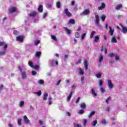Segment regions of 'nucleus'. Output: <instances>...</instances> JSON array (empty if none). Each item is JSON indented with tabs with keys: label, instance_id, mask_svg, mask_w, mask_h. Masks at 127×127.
Instances as JSON below:
<instances>
[{
	"label": "nucleus",
	"instance_id": "nucleus-53",
	"mask_svg": "<svg viewBox=\"0 0 127 127\" xmlns=\"http://www.w3.org/2000/svg\"><path fill=\"white\" fill-rule=\"evenodd\" d=\"M111 99H112V97H111V96H109L106 100V104H109V101H110V100H111Z\"/></svg>",
	"mask_w": 127,
	"mask_h": 127
},
{
	"label": "nucleus",
	"instance_id": "nucleus-56",
	"mask_svg": "<svg viewBox=\"0 0 127 127\" xmlns=\"http://www.w3.org/2000/svg\"><path fill=\"white\" fill-rule=\"evenodd\" d=\"M31 74L33 76H35V75L37 74V72H36V71H35V70H33L31 71Z\"/></svg>",
	"mask_w": 127,
	"mask_h": 127
},
{
	"label": "nucleus",
	"instance_id": "nucleus-43",
	"mask_svg": "<svg viewBox=\"0 0 127 127\" xmlns=\"http://www.w3.org/2000/svg\"><path fill=\"white\" fill-rule=\"evenodd\" d=\"M115 57L116 61H120V56L116 55Z\"/></svg>",
	"mask_w": 127,
	"mask_h": 127
},
{
	"label": "nucleus",
	"instance_id": "nucleus-8",
	"mask_svg": "<svg viewBox=\"0 0 127 127\" xmlns=\"http://www.w3.org/2000/svg\"><path fill=\"white\" fill-rule=\"evenodd\" d=\"M106 8V4L105 3H102L101 5L98 7L99 10H103V9Z\"/></svg>",
	"mask_w": 127,
	"mask_h": 127
},
{
	"label": "nucleus",
	"instance_id": "nucleus-45",
	"mask_svg": "<svg viewBox=\"0 0 127 127\" xmlns=\"http://www.w3.org/2000/svg\"><path fill=\"white\" fill-rule=\"evenodd\" d=\"M51 38L54 40V41H57V38H56V36L53 35L51 36Z\"/></svg>",
	"mask_w": 127,
	"mask_h": 127
},
{
	"label": "nucleus",
	"instance_id": "nucleus-16",
	"mask_svg": "<svg viewBox=\"0 0 127 127\" xmlns=\"http://www.w3.org/2000/svg\"><path fill=\"white\" fill-rule=\"evenodd\" d=\"M80 108L82 109V110H85L86 109V104L85 103H81L80 104Z\"/></svg>",
	"mask_w": 127,
	"mask_h": 127
},
{
	"label": "nucleus",
	"instance_id": "nucleus-13",
	"mask_svg": "<svg viewBox=\"0 0 127 127\" xmlns=\"http://www.w3.org/2000/svg\"><path fill=\"white\" fill-rule=\"evenodd\" d=\"M122 7H123V4H118L116 6L115 9L116 10H119L121 9V8H122Z\"/></svg>",
	"mask_w": 127,
	"mask_h": 127
},
{
	"label": "nucleus",
	"instance_id": "nucleus-44",
	"mask_svg": "<svg viewBox=\"0 0 127 127\" xmlns=\"http://www.w3.org/2000/svg\"><path fill=\"white\" fill-rule=\"evenodd\" d=\"M84 113H85V111H84L83 109H81L78 111V114H79V115H83Z\"/></svg>",
	"mask_w": 127,
	"mask_h": 127
},
{
	"label": "nucleus",
	"instance_id": "nucleus-42",
	"mask_svg": "<svg viewBox=\"0 0 127 127\" xmlns=\"http://www.w3.org/2000/svg\"><path fill=\"white\" fill-rule=\"evenodd\" d=\"M96 31H92L90 34V38H92V37H94V35H95V34H96Z\"/></svg>",
	"mask_w": 127,
	"mask_h": 127
},
{
	"label": "nucleus",
	"instance_id": "nucleus-10",
	"mask_svg": "<svg viewBox=\"0 0 127 127\" xmlns=\"http://www.w3.org/2000/svg\"><path fill=\"white\" fill-rule=\"evenodd\" d=\"M90 13V10L89 9H86L84 10L81 13V14H83V15H87Z\"/></svg>",
	"mask_w": 127,
	"mask_h": 127
},
{
	"label": "nucleus",
	"instance_id": "nucleus-26",
	"mask_svg": "<svg viewBox=\"0 0 127 127\" xmlns=\"http://www.w3.org/2000/svg\"><path fill=\"white\" fill-rule=\"evenodd\" d=\"M68 23L70 24H75V20L73 19H70L68 21Z\"/></svg>",
	"mask_w": 127,
	"mask_h": 127
},
{
	"label": "nucleus",
	"instance_id": "nucleus-14",
	"mask_svg": "<svg viewBox=\"0 0 127 127\" xmlns=\"http://www.w3.org/2000/svg\"><path fill=\"white\" fill-rule=\"evenodd\" d=\"M72 96H73V92H71L66 98V100L67 102H70V100H71V98H72Z\"/></svg>",
	"mask_w": 127,
	"mask_h": 127
},
{
	"label": "nucleus",
	"instance_id": "nucleus-22",
	"mask_svg": "<svg viewBox=\"0 0 127 127\" xmlns=\"http://www.w3.org/2000/svg\"><path fill=\"white\" fill-rule=\"evenodd\" d=\"M48 97V93H45L44 94L43 101H46L47 100V97Z\"/></svg>",
	"mask_w": 127,
	"mask_h": 127
},
{
	"label": "nucleus",
	"instance_id": "nucleus-6",
	"mask_svg": "<svg viewBox=\"0 0 127 127\" xmlns=\"http://www.w3.org/2000/svg\"><path fill=\"white\" fill-rule=\"evenodd\" d=\"M64 12L67 16H68V17L70 16H72V13H71V12H69V11L68 10V8L64 9Z\"/></svg>",
	"mask_w": 127,
	"mask_h": 127
},
{
	"label": "nucleus",
	"instance_id": "nucleus-49",
	"mask_svg": "<svg viewBox=\"0 0 127 127\" xmlns=\"http://www.w3.org/2000/svg\"><path fill=\"white\" fill-rule=\"evenodd\" d=\"M17 123L19 125V126H21V125H22V120L18 119L17 121Z\"/></svg>",
	"mask_w": 127,
	"mask_h": 127
},
{
	"label": "nucleus",
	"instance_id": "nucleus-59",
	"mask_svg": "<svg viewBox=\"0 0 127 127\" xmlns=\"http://www.w3.org/2000/svg\"><path fill=\"white\" fill-rule=\"evenodd\" d=\"M18 33H19V32L18 31L15 30H14L13 31V34H15V35H17L18 34Z\"/></svg>",
	"mask_w": 127,
	"mask_h": 127
},
{
	"label": "nucleus",
	"instance_id": "nucleus-61",
	"mask_svg": "<svg viewBox=\"0 0 127 127\" xmlns=\"http://www.w3.org/2000/svg\"><path fill=\"white\" fill-rule=\"evenodd\" d=\"M80 99H81L80 97H78V98H77V99L76 101H75L76 104H78V102L80 101Z\"/></svg>",
	"mask_w": 127,
	"mask_h": 127
},
{
	"label": "nucleus",
	"instance_id": "nucleus-19",
	"mask_svg": "<svg viewBox=\"0 0 127 127\" xmlns=\"http://www.w3.org/2000/svg\"><path fill=\"white\" fill-rule=\"evenodd\" d=\"M38 10L39 12H42V11H43V6L42 5H39Z\"/></svg>",
	"mask_w": 127,
	"mask_h": 127
},
{
	"label": "nucleus",
	"instance_id": "nucleus-60",
	"mask_svg": "<svg viewBox=\"0 0 127 127\" xmlns=\"http://www.w3.org/2000/svg\"><path fill=\"white\" fill-rule=\"evenodd\" d=\"M109 63H110V65H113V64H114V63H115V61H114L113 60H110L109 62Z\"/></svg>",
	"mask_w": 127,
	"mask_h": 127
},
{
	"label": "nucleus",
	"instance_id": "nucleus-50",
	"mask_svg": "<svg viewBox=\"0 0 127 127\" xmlns=\"http://www.w3.org/2000/svg\"><path fill=\"white\" fill-rule=\"evenodd\" d=\"M75 37H76V38H79V37H80V33L76 32L75 34Z\"/></svg>",
	"mask_w": 127,
	"mask_h": 127
},
{
	"label": "nucleus",
	"instance_id": "nucleus-17",
	"mask_svg": "<svg viewBox=\"0 0 127 127\" xmlns=\"http://www.w3.org/2000/svg\"><path fill=\"white\" fill-rule=\"evenodd\" d=\"M48 105H50L52 104V97L49 96L48 99Z\"/></svg>",
	"mask_w": 127,
	"mask_h": 127
},
{
	"label": "nucleus",
	"instance_id": "nucleus-9",
	"mask_svg": "<svg viewBox=\"0 0 127 127\" xmlns=\"http://www.w3.org/2000/svg\"><path fill=\"white\" fill-rule=\"evenodd\" d=\"M37 14H38V13H37V12L33 11L31 12L29 14V16H36V15H37Z\"/></svg>",
	"mask_w": 127,
	"mask_h": 127
},
{
	"label": "nucleus",
	"instance_id": "nucleus-57",
	"mask_svg": "<svg viewBox=\"0 0 127 127\" xmlns=\"http://www.w3.org/2000/svg\"><path fill=\"white\" fill-rule=\"evenodd\" d=\"M34 69H35L36 70H37L38 69H39V65H36L33 67Z\"/></svg>",
	"mask_w": 127,
	"mask_h": 127
},
{
	"label": "nucleus",
	"instance_id": "nucleus-47",
	"mask_svg": "<svg viewBox=\"0 0 127 127\" xmlns=\"http://www.w3.org/2000/svg\"><path fill=\"white\" fill-rule=\"evenodd\" d=\"M86 33H84L81 35V40H83V39L86 37Z\"/></svg>",
	"mask_w": 127,
	"mask_h": 127
},
{
	"label": "nucleus",
	"instance_id": "nucleus-23",
	"mask_svg": "<svg viewBox=\"0 0 127 127\" xmlns=\"http://www.w3.org/2000/svg\"><path fill=\"white\" fill-rule=\"evenodd\" d=\"M111 42H112V43H117V42H118V41L117 40V39H116V37H112L111 39Z\"/></svg>",
	"mask_w": 127,
	"mask_h": 127
},
{
	"label": "nucleus",
	"instance_id": "nucleus-18",
	"mask_svg": "<svg viewBox=\"0 0 127 127\" xmlns=\"http://www.w3.org/2000/svg\"><path fill=\"white\" fill-rule=\"evenodd\" d=\"M100 40V37L99 36H95L94 37V41L97 43Z\"/></svg>",
	"mask_w": 127,
	"mask_h": 127
},
{
	"label": "nucleus",
	"instance_id": "nucleus-28",
	"mask_svg": "<svg viewBox=\"0 0 127 127\" xmlns=\"http://www.w3.org/2000/svg\"><path fill=\"white\" fill-rule=\"evenodd\" d=\"M23 106H24V101H21L19 103V107H20V108H22V107H23Z\"/></svg>",
	"mask_w": 127,
	"mask_h": 127
},
{
	"label": "nucleus",
	"instance_id": "nucleus-20",
	"mask_svg": "<svg viewBox=\"0 0 127 127\" xmlns=\"http://www.w3.org/2000/svg\"><path fill=\"white\" fill-rule=\"evenodd\" d=\"M84 69L85 70H88V61L87 60L84 61Z\"/></svg>",
	"mask_w": 127,
	"mask_h": 127
},
{
	"label": "nucleus",
	"instance_id": "nucleus-39",
	"mask_svg": "<svg viewBox=\"0 0 127 127\" xmlns=\"http://www.w3.org/2000/svg\"><path fill=\"white\" fill-rule=\"evenodd\" d=\"M33 94H35V95H37L38 96H39V97H40V96H41V94H42V93L41 92V91H39L38 92H34Z\"/></svg>",
	"mask_w": 127,
	"mask_h": 127
},
{
	"label": "nucleus",
	"instance_id": "nucleus-31",
	"mask_svg": "<svg viewBox=\"0 0 127 127\" xmlns=\"http://www.w3.org/2000/svg\"><path fill=\"white\" fill-rule=\"evenodd\" d=\"M99 62L100 63H101V62H103V60H104V57H103V55H100L99 56Z\"/></svg>",
	"mask_w": 127,
	"mask_h": 127
},
{
	"label": "nucleus",
	"instance_id": "nucleus-7",
	"mask_svg": "<svg viewBox=\"0 0 127 127\" xmlns=\"http://www.w3.org/2000/svg\"><path fill=\"white\" fill-rule=\"evenodd\" d=\"M15 11H17V9L15 7H12L9 9V13H13V12H15Z\"/></svg>",
	"mask_w": 127,
	"mask_h": 127
},
{
	"label": "nucleus",
	"instance_id": "nucleus-62",
	"mask_svg": "<svg viewBox=\"0 0 127 127\" xmlns=\"http://www.w3.org/2000/svg\"><path fill=\"white\" fill-rule=\"evenodd\" d=\"M60 83H61V79L58 81V82H57V86H59V84H60Z\"/></svg>",
	"mask_w": 127,
	"mask_h": 127
},
{
	"label": "nucleus",
	"instance_id": "nucleus-41",
	"mask_svg": "<svg viewBox=\"0 0 127 127\" xmlns=\"http://www.w3.org/2000/svg\"><path fill=\"white\" fill-rule=\"evenodd\" d=\"M38 84H40V85H44V81H43L42 79H40L38 81Z\"/></svg>",
	"mask_w": 127,
	"mask_h": 127
},
{
	"label": "nucleus",
	"instance_id": "nucleus-40",
	"mask_svg": "<svg viewBox=\"0 0 127 127\" xmlns=\"http://www.w3.org/2000/svg\"><path fill=\"white\" fill-rule=\"evenodd\" d=\"M108 56L109 57H110L111 58H113V57H115L116 56V54H114V53H110L109 55H108Z\"/></svg>",
	"mask_w": 127,
	"mask_h": 127
},
{
	"label": "nucleus",
	"instance_id": "nucleus-3",
	"mask_svg": "<svg viewBox=\"0 0 127 127\" xmlns=\"http://www.w3.org/2000/svg\"><path fill=\"white\" fill-rule=\"evenodd\" d=\"M23 120L26 125H29V124H30V120L28 119V118H27V116H26V115H24L23 117Z\"/></svg>",
	"mask_w": 127,
	"mask_h": 127
},
{
	"label": "nucleus",
	"instance_id": "nucleus-27",
	"mask_svg": "<svg viewBox=\"0 0 127 127\" xmlns=\"http://www.w3.org/2000/svg\"><path fill=\"white\" fill-rule=\"evenodd\" d=\"M87 123H88V121L86 119H83L82 120V124L84 126V127H86L87 126Z\"/></svg>",
	"mask_w": 127,
	"mask_h": 127
},
{
	"label": "nucleus",
	"instance_id": "nucleus-46",
	"mask_svg": "<svg viewBox=\"0 0 127 127\" xmlns=\"http://www.w3.org/2000/svg\"><path fill=\"white\" fill-rule=\"evenodd\" d=\"M28 64L30 67H31V68H33V63L32 62H29Z\"/></svg>",
	"mask_w": 127,
	"mask_h": 127
},
{
	"label": "nucleus",
	"instance_id": "nucleus-54",
	"mask_svg": "<svg viewBox=\"0 0 127 127\" xmlns=\"http://www.w3.org/2000/svg\"><path fill=\"white\" fill-rule=\"evenodd\" d=\"M34 43H35V45H36V46H37V45H38V44H39V43H40V41H39V40L35 41Z\"/></svg>",
	"mask_w": 127,
	"mask_h": 127
},
{
	"label": "nucleus",
	"instance_id": "nucleus-29",
	"mask_svg": "<svg viewBox=\"0 0 127 127\" xmlns=\"http://www.w3.org/2000/svg\"><path fill=\"white\" fill-rule=\"evenodd\" d=\"M64 30H65V31H66V32H67V33H68V34H71V30H69L66 27H64Z\"/></svg>",
	"mask_w": 127,
	"mask_h": 127
},
{
	"label": "nucleus",
	"instance_id": "nucleus-33",
	"mask_svg": "<svg viewBox=\"0 0 127 127\" xmlns=\"http://www.w3.org/2000/svg\"><path fill=\"white\" fill-rule=\"evenodd\" d=\"M101 124H102V125H104V126H106V125L108 124V122L106 121V120L103 119L101 122Z\"/></svg>",
	"mask_w": 127,
	"mask_h": 127
},
{
	"label": "nucleus",
	"instance_id": "nucleus-35",
	"mask_svg": "<svg viewBox=\"0 0 127 127\" xmlns=\"http://www.w3.org/2000/svg\"><path fill=\"white\" fill-rule=\"evenodd\" d=\"M95 76L96 77L98 78V79H100L102 77V73L101 72H99L95 74Z\"/></svg>",
	"mask_w": 127,
	"mask_h": 127
},
{
	"label": "nucleus",
	"instance_id": "nucleus-25",
	"mask_svg": "<svg viewBox=\"0 0 127 127\" xmlns=\"http://www.w3.org/2000/svg\"><path fill=\"white\" fill-rule=\"evenodd\" d=\"M6 53V50H3V51H0V56H4Z\"/></svg>",
	"mask_w": 127,
	"mask_h": 127
},
{
	"label": "nucleus",
	"instance_id": "nucleus-12",
	"mask_svg": "<svg viewBox=\"0 0 127 127\" xmlns=\"http://www.w3.org/2000/svg\"><path fill=\"white\" fill-rule=\"evenodd\" d=\"M91 94L93 95V96H94V98H96V97L98 96V94L96 92L95 89H91Z\"/></svg>",
	"mask_w": 127,
	"mask_h": 127
},
{
	"label": "nucleus",
	"instance_id": "nucleus-37",
	"mask_svg": "<svg viewBox=\"0 0 127 127\" xmlns=\"http://www.w3.org/2000/svg\"><path fill=\"white\" fill-rule=\"evenodd\" d=\"M100 91L102 93V94H104V93H105L106 89H104V88L102 87H100Z\"/></svg>",
	"mask_w": 127,
	"mask_h": 127
},
{
	"label": "nucleus",
	"instance_id": "nucleus-38",
	"mask_svg": "<svg viewBox=\"0 0 127 127\" xmlns=\"http://www.w3.org/2000/svg\"><path fill=\"white\" fill-rule=\"evenodd\" d=\"M97 124H98V121L97 120H95L92 123V126H93V127H96Z\"/></svg>",
	"mask_w": 127,
	"mask_h": 127
},
{
	"label": "nucleus",
	"instance_id": "nucleus-15",
	"mask_svg": "<svg viewBox=\"0 0 127 127\" xmlns=\"http://www.w3.org/2000/svg\"><path fill=\"white\" fill-rule=\"evenodd\" d=\"M41 56V52H36L35 55V57L36 58H40Z\"/></svg>",
	"mask_w": 127,
	"mask_h": 127
},
{
	"label": "nucleus",
	"instance_id": "nucleus-52",
	"mask_svg": "<svg viewBox=\"0 0 127 127\" xmlns=\"http://www.w3.org/2000/svg\"><path fill=\"white\" fill-rule=\"evenodd\" d=\"M55 64V60H53V61L51 63V66L53 67V66H54Z\"/></svg>",
	"mask_w": 127,
	"mask_h": 127
},
{
	"label": "nucleus",
	"instance_id": "nucleus-21",
	"mask_svg": "<svg viewBox=\"0 0 127 127\" xmlns=\"http://www.w3.org/2000/svg\"><path fill=\"white\" fill-rule=\"evenodd\" d=\"M98 85H99L100 88L103 87V79H100L98 81Z\"/></svg>",
	"mask_w": 127,
	"mask_h": 127
},
{
	"label": "nucleus",
	"instance_id": "nucleus-1",
	"mask_svg": "<svg viewBox=\"0 0 127 127\" xmlns=\"http://www.w3.org/2000/svg\"><path fill=\"white\" fill-rule=\"evenodd\" d=\"M19 70L21 73V76L22 77V79L23 80H24L25 79H26V77H27V73H26V72L25 71H22V68H21V66H19Z\"/></svg>",
	"mask_w": 127,
	"mask_h": 127
},
{
	"label": "nucleus",
	"instance_id": "nucleus-58",
	"mask_svg": "<svg viewBox=\"0 0 127 127\" xmlns=\"http://www.w3.org/2000/svg\"><path fill=\"white\" fill-rule=\"evenodd\" d=\"M2 90H3V85L1 84L0 85V93H1V91H2Z\"/></svg>",
	"mask_w": 127,
	"mask_h": 127
},
{
	"label": "nucleus",
	"instance_id": "nucleus-2",
	"mask_svg": "<svg viewBox=\"0 0 127 127\" xmlns=\"http://www.w3.org/2000/svg\"><path fill=\"white\" fill-rule=\"evenodd\" d=\"M95 23L98 27H100V19H99V15L96 13H95Z\"/></svg>",
	"mask_w": 127,
	"mask_h": 127
},
{
	"label": "nucleus",
	"instance_id": "nucleus-5",
	"mask_svg": "<svg viewBox=\"0 0 127 127\" xmlns=\"http://www.w3.org/2000/svg\"><path fill=\"white\" fill-rule=\"evenodd\" d=\"M107 85L109 89H113V88H114V85H113V83H112V80L110 79L108 80Z\"/></svg>",
	"mask_w": 127,
	"mask_h": 127
},
{
	"label": "nucleus",
	"instance_id": "nucleus-24",
	"mask_svg": "<svg viewBox=\"0 0 127 127\" xmlns=\"http://www.w3.org/2000/svg\"><path fill=\"white\" fill-rule=\"evenodd\" d=\"M122 28H123L122 32L124 34L127 33V27L122 26Z\"/></svg>",
	"mask_w": 127,
	"mask_h": 127
},
{
	"label": "nucleus",
	"instance_id": "nucleus-36",
	"mask_svg": "<svg viewBox=\"0 0 127 127\" xmlns=\"http://www.w3.org/2000/svg\"><path fill=\"white\" fill-rule=\"evenodd\" d=\"M79 75H84V71L83 70H82L81 68H80L79 69Z\"/></svg>",
	"mask_w": 127,
	"mask_h": 127
},
{
	"label": "nucleus",
	"instance_id": "nucleus-4",
	"mask_svg": "<svg viewBox=\"0 0 127 127\" xmlns=\"http://www.w3.org/2000/svg\"><path fill=\"white\" fill-rule=\"evenodd\" d=\"M2 46H3V50H6V48H7V44L4 42L0 41V47H1Z\"/></svg>",
	"mask_w": 127,
	"mask_h": 127
},
{
	"label": "nucleus",
	"instance_id": "nucleus-11",
	"mask_svg": "<svg viewBox=\"0 0 127 127\" xmlns=\"http://www.w3.org/2000/svg\"><path fill=\"white\" fill-rule=\"evenodd\" d=\"M17 41H19L20 42H22L23 41V36H19L16 37Z\"/></svg>",
	"mask_w": 127,
	"mask_h": 127
},
{
	"label": "nucleus",
	"instance_id": "nucleus-34",
	"mask_svg": "<svg viewBox=\"0 0 127 127\" xmlns=\"http://www.w3.org/2000/svg\"><path fill=\"white\" fill-rule=\"evenodd\" d=\"M56 7L57 8H60L61 7V3L60 2H57Z\"/></svg>",
	"mask_w": 127,
	"mask_h": 127
},
{
	"label": "nucleus",
	"instance_id": "nucleus-51",
	"mask_svg": "<svg viewBox=\"0 0 127 127\" xmlns=\"http://www.w3.org/2000/svg\"><path fill=\"white\" fill-rule=\"evenodd\" d=\"M52 4L47 3L46 4V7H47V8H50V7H52Z\"/></svg>",
	"mask_w": 127,
	"mask_h": 127
},
{
	"label": "nucleus",
	"instance_id": "nucleus-64",
	"mask_svg": "<svg viewBox=\"0 0 127 127\" xmlns=\"http://www.w3.org/2000/svg\"><path fill=\"white\" fill-rule=\"evenodd\" d=\"M46 16H47V13H44V15H43V18H45Z\"/></svg>",
	"mask_w": 127,
	"mask_h": 127
},
{
	"label": "nucleus",
	"instance_id": "nucleus-55",
	"mask_svg": "<svg viewBox=\"0 0 127 127\" xmlns=\"http://www.w3.org/2000/svg\"><path fill=\"white\" fill-rule=\"evenodd\" d=\"M101 19L102 20V21H105V19L106 18V16L105 15H102L101 17Z\"/></svg>",
	"mask_w": 127,
	"mask_h": 127
},
{
	"label": "nucleus",
	"instance_id": "nucleus-32",
	"mask_svg": "<svg viewBox=\"0 0 127 127\" xmlns=\"http://www.w3.org/2000/svg\"><path fill=\"white\" fill-rule=\"evenodd\" d=\"M96 112L95 111H92V112H91L89 115H88V118L89 119H90V118H91V117H93V116H94V115H95Z\"/></svg>",
	"mask_w": 127,
	"mask_h": 127
},
{
	"label": "nucleus",
	"instance_id": "nucleus-30",
	"mask_svg": "<svg viewBox=\"0 0 127 127\" xmlns=\"http://www.w3.org/2000/svg\"><path fill=\"white\" fill-rule=\"evenodd\" d=\"M110 31L109 32L111 34V35H114V32H115V30H113V29H112V27H110Z\"/></svg>",
	"mask_w": 127,
	"mask_h": 127
},
{
	"label": "nucleus",
	"instance_id": "nucleus-48",
	"mask_svg": "<svg viewBox=\"0 0 127 127\" xmlns=\"http://www.w3.org/2000/svg\"><path fill=\"white\" fill-rule=\"evenodd\" d=\"M74 127H82V125L81 124H77L76 123L73 124Z\"/></svg>",
	"mask_w": 127,
	"mask_h": 127
},
{
	"label": "nucleus",
	"instance_id": "nucleus-63",
	"mask_svg": "<svg viewBox=\"0 0 127 127\" xmlns=\"http://www.w3.org/2000/svg\"><path fill=\"white\" fill-rule=\"evenodd\" d=\"M39 123L40 125H41V126H43V121H42L41 120H39Z\"/></svg>",
	"mask_w": 127,
	"mask_h": 127
}]
</instances>
